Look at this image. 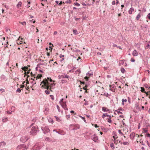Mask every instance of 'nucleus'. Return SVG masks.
I'll return each mask as SVG.
<instances>
[{
  "label": "nucleus",
  "mask_w": 150,
  "mask_h": 150,
  "mask_svg": "<svg viewBox=\"0 0 150 150\" xmlns=\"http://www.w3.org/2000/svg\"><path fill=\"white\" fill-rule=\"evenodd\" d=\"M87 87V86H85V87H84L83 88V89H84V90H86V88Z\"/></svg>",
  "instance_id": "obj_53"
},
{
  "label": "nucleus",
  "mask_w": 150,
  "mask_h": 150,
  "mask_svg": "<svg viewBox=\"0 0 150 150\" xmlns=\"http://www.w3.org/2000/svg\"><path fill=\"white\" fill-rule=\"evenodd\" d=\"M91 139H92L95 142H96L98 140V136L95 134H94L91 137Z\"/></svg>",
  "instance_id": "obj_6"
},
{
  "label": "nucleus",
  "mask_w": 150,
  "mask_h": 150,
  "mask_svg": "<svg viewBox=\"0 0 150 150\" xmlns=\"http://www.w3.org/2000/svg\"><path fill=\"white\" fill-rule=\"evenodd\" d=\"M49 78L47 77V78H45L44 80H43L41 83V84H43L44 85V86L45 89L47 90L50 89L51 91H52V88L50 87V83H49Z\"/></svg>",
  "instance_id": "obj_1"
},
{
  "label": "nucleus",
  "mask_w": 150,
  "mask_h": 150,
  "mask_svg": "<svg viewBox=\"0 0 150 150\" xmlns=\"http://www.w3.org/2000/svg\"><path fill=\"white\" fill-rule=\"evenodd\" d=\"M61 106L64 109L66 108L67 105H66V103H63L62 104H61Z\"/></svg>",
  "instance_id": "obj_18"
},
{
  "label": "nucleus",
  "mask_w": 150,
  "mask_h": 150,
  "mask_svg": "<svg viewBox=\"0 0 150 150\" xmlns=\"http://www.w3.org/2000/svg\"><path fill=\"white\" fill-rule=\"evenodd\" d=\"M135 133H132L130 134V137L131 139H134L135 136Z\"/></svg>",
  "instance_id": "obj_14"
},
{
  "label": "nucleus",
  "mask_w": 150,
  "mask_h": 150,
  "mask_svg": "<svg viewBox=\"0 0 150 150\" xmlns=\"http://www.w3.org/2000/svg\"><path fill=\"white\" fill-rule=\"evenodd\" d=\"M71 0H68V1H67L66 2V3H69V4H70V3H71Z\"/></svg>",
  "instance_id": "obj_43"
},
{
  "label": "nucleus",
  "mask_w": 150,
  "mask_h": 150,
  "mask_svg": "<svg viewBox=\"0 0 150 150\" xmlns=\"http://www.w3.org/2000/svg\"><path fill=\"white\" fill-rule=\"evenodd\" d=\"M117 113L118 114H122V112L120 111H117Z\"/></svg>",
  "instance_id": "obj_60"
},
{
  "label": "nucleus",
  "mask_w": 150,
  "mask_h": 150,
  "mask_svg": "<svg viewBox=\"0 0 150 150\" xmlns=\"http://www.w3.org/2000/svg\"><path fill=\"white\" fill-rule=\"evenodd\" d=\"M54 117L56 119L57 121H58L59 120V119L58 117L56 116H55Z\"/></svg>",
  "instance_id": "obj_45"
},
{
  "label": "nucleus",
  "mask_w": 150,
  "mask_h": 150,
  "mask_svg": "<svg viewBox=\"0 0 150 150\" xmlns=\"http://www.w3.org/2000/svg\"><path fill=\"white\" fill-rule=\"evenodd\" d=\"M66 117L67 118V119L69 118H70V115H66Z\"/></svg>",
  "instance_id": "obj_61"
},
{
  "label": "nucleus",
  "mask_w": 150,
  "mask_h": 150,
  "mask_svg": "<svg viewBox=\"0 0 150 150\" xmlns=\"http://www.w3.org/2000/svg\"><path fill=\"white\" fill-rule=\"evenodd\" d=\"M113 141H114V143L117 144L118 143V141L117 140H116V139H114V140H112Z\"/></svg>",
  "instance_id": "obj_27"
},
{
  "label": "nucleus",
  "mask_w": 150,
  "mask_h": 150,
  "mask_svg": "<svg viewBox=\"0 0 150 150\" xmlns=\"http://www.w3.org/2000/svg\"><path fill=\"white\" fill-rule=\"evenodd\" d=\"M57 108L59 111V112H60V110H59V106L58 105H57Z\"/></svg>",
  "instance_id": "obj_51"
},
{
  "label": "nucleus",
  "mask_w": 150,
  "mask_h": 150,
  "mask_svg": "<svg viewBox=\"0 0 150 150\" xmlns=\"http://www.w3.org/2000/svg\"><path fill=\"white\" fill-rule=\"evenodd\" d=\"M22 25H26V22L25 21H24V22H23V23H22Z\"/></svg>",
  "instance_id": "obj_52"
},
{
  "label": "nucleus",
  "mask_w": 150,
  "mask_h": 150,
  "mask_svg": "<svg viewBox=\"0 0 150 150\" xmlns=\"http://www.w3.org/2000/svg\"><path fill=\"white\" fill-rule=\"evenodd\" d=\"M41 129L43 131L44 134H46L50 131L49 128L48 127H41Z\"/></svg>",
  "instance_id": "obj_3"
},
{
  "label": "nucleus",
  "mask_w": 150,
  "mask_h": 150,
  "mask_svg": "<svg viewBox=\"0 0 150 150\" xmlns=\"http://www.w3.org/2000/svg\"><path fill=\"white\" fill-rule=\"evenodd\" d=\"M110 146L111 147H113V149H114L115 148L114 144L113 143H112L110 144Z\"/></svg>",
  "instance_id": "obj_33"
},
{
  "label": "nucleus",
  "mask_w": 150,
  "mask_h": 150,
  "mask_svg": "<svg viewBox=\"0 0 150 150\" xmlns=\"http://www.w3.org/2000/svg\"><path fill=\"white\" fill-rule=\"evenodd\" d=\"M110 118H109L107 119L108 120V122L110 123H111L112 122V120L110 119Z\"/></svg>",
  "instance_id": "obj_37"
},
{
  "label": "nucleus",
  "mask_w": 150,
  "mask_h": 150,
  "mask_svg": "<svg viewBox=\"0 0 150 150\" xmlns=\"http://www.w3.org/2000/svg\"><path fill=\"white\" fill-rule=\"evenodd\" d=\"M24 87V86L23 85H20V88H23Z\"/></svg>",
  "instance_id": "obj_62"
},
{
  "label": "nucleus",
  "mask_w": 150,
  "mask_h": 150,
  "mask_svg": "<svg viewBox=\"0 0 150 150\" xmlns=\"http://www.w3.org/2000/svg\"><path fill=\"white\" fill-rule=\"evenodd\" d=\"M123 144L124 145H128L129 144V143L128 142H123Z\"/></svg>",
  "instance_id": "obj_34"
},
{
  "label": "nucleus",
  "mask_w": 150,
  "mask_h": 150,
  "mask_svg": "<svg viewBox=\"0 0 150 150\" xmlns=\"http://www.w3.org/2000/svg\"><path fill=\"white\" fill-rule=\"evenodd\" d=\"M102 110L104 112H109L110 111V110L107 108L105 107H103L102 108Z\"/></svg>",
  "instance_id": "obj_13"
},
{
  "label": "nucleus",
  "mask_w": 150,
  "mask_h": 150,
  "mask_svg": "<svg viewBox=\"0 0 150 150\" xmlns=\"http://www.w3.org/2000/svg\"><path fill=\"white\" fill-rule=\"evenodd\" d=\"M28 137H26L25 136H22L20 139V141L23 143H24L26 142V141L29 139Z\"/></svg>",
  "instance_id": "obj_5"
},
{
  "label": "nucleus",
  "mask_w": 150,
  "mask_h": 150,
  "mask_svg": "<svg viewBox=\"0 0 150 150\" xmlns=\"http://www.w3.org/2000/svg\"><path fill=\"white\" fill-rule=\"evenodd\" d=\"M58 78L59 79H61L62 78H67V79H69L70 78V77L67 74H63L62 75H59L58 76Z\"/></svg>",
  "instance_id": "obj_4"
},
{
  "label": "nucleus",
  "mask_w": 150,
  "mask_h": 150,
  "mask_svg": "<svg viewBox=\"0 0 150 150\" xmlns=\"http://www.w3.org/2000/svg\"><path fill=\"white\" fill-rule=\"evenodd\" d=\"M140 17H141L140 14V13H139L137 15V16H136V17L137 20H139V18H140Z\"/></svg>",
  "instance_id": "obj_23"
},
{
  "label": "nucleus",
  "mask_w": 150,
  "mask_h": 150,
  "mask_svg": "<svg viewBox=\"0 0 150 150\" xmlns=\"http://www.w3.org/2000/svg\"><path fill=\"white\" fill-rule=\"evenodd\" d=\"M22 2L21 1H19L18 3L16 5L17 7L19 8L21 7L22 5Z\"/></svg>",
  "instance_id": "obj_16"
},
{
  "label": "nucleus",
  "mask_w": 150,
  "mask_h": 150,
  "mask_svg": "<svg viewBox=\"0 0 150 150\" xmlns=\"http://www.w3.org/2000/svg\"><path fill=\"white\" fill-rule=\"evenodd\" d=\"M86 75H87V76H93V74H90L89 73V72H88L87 74H86Z\"/></svg>",
  "instance_id": "obj_35"
},
{
  "label": "nucleus",
  "mask_w": 150,
  "mask_h": 150,
  "mask_svg": "<svg viewBox=\"0 0 150 150\" xmlns=\"http://www.w3.org/2000/svg\"><path fill=\"white\" fill-rule=\"evenodd\" d=\"M5 91V90L3 88H1L0 89V92H1V93L4 92Z\"/></svg>",
  "instance_id": "obj_40"
},
{
  "label": "nucleus",
  "mask_w": 150,
  "mask_h": 150,
  "mask_svg": "<svg viewBox=\"0 0 150 150\" xmlns=\"http://www.w3.org/2000/svg\"><path fill=\"white\" fill-rule=\"evenodd\" d=\"M62 4V1H61L59 3L58 5L59 6H60Z\"/></svg>",
  "instance_id": "obj_63"
},
{
  "label": "nucleus",
  "mask_w": 150,
  "mask_h": 150,
  "mask_svg": "<svg viewBox=\"0 0 150 150\" xmlns=\"http://www.w3.org/2000/svg\"><path fill=\"white\" fill-rule=\"evenodd\" d=\"M130 61L131 62H135V60L133 58H131V59Z\"/></svg>",
  "instance_id": "obj_46"
},
{
  "label": "nucleus",
  "mask_w": 150,
  "mask_h": 150,
  "mask_svg": "<svg viewBox=\"0 0 150 150\" xmlns=\"http://www.w3.org/2000/svg\"><path fill=\"white\" fill-rule=\"evenodd\" d=\"M69 72H72V73H73L74 72V71L72 69H71V70H70L69 71Z\"/></svg>",
  "instance_id": "obj_55"
},
{
  "label": "nucleus",
  "mask_w": 150,
  "mask_h": 150,
  "mask_svg": "<svg viewBox=\"0 0 150 150\" xmlns=\"http://www.w3.org/2000/svg\"><path fill=\"white\" fill-rule=\"evenodd\" d=\"M121 71L122 73L124 74L125 72V70L124 68L122 67L121 68Z\"/></svg>",
  "instance_id": "obj_24"
},
{
  "label": "nucleus",
  "mask_w": 150,
  "mask_h": 150,
  "mask_svg": "<svg viewBox=\"0 0 150 150\" xmlns=\"http://www.w3.org/2000/svg\"><path fill=\"white\" fill-rule=\"evenodd\" d=\"M45 92L47 94H48L50 93V91L47 90H46L45 91Z\"/></svg>",
  "instance_id": "obj_39"
},
{
  "label": "nucleus",
  "mask_w": 150,
  "mask_h": 150,
  "mask_svg": "<svg viewBox=\"0 0 150 150\" xmlns=\"http://www.w3.org/2000/svg\"><path fill=\"white\" fill-rule=\"evenodd\" d=\"M118 132L119 134H121V135H124L123 134V133L121 132V130L119 129L118 130Z\"/></svg>",
  "instance_id": "obj_32"
},
{
  "label": "nucleus",
  "mask_w": 150,
  "mask_h": 150,
  "mask_svg": "<svg viewBox=\"0 0 150 150\" xmlns=\"http://www.w3.org/2000/svg\"><path fill=\"white\" fill-rule=\"evenodd\" d=\"M41 77H42V75H38V76H37L36 78V80H37L38 79L40 78Z\"/></svg>",
  "instance_id": "obj_49"
},
{
  "label": "nucleus",
  "mask_w": 150,
  "mask_h": 150,
  "mask_svg": "<svg viewBox=\"0 0 150 150\" xmlns=\"http://www.w3.org/2000/svg\"><path fill=\"white\" fill-rule=\"evenodd\" d=\"M146 142L147 143V144L148 145V146L149 147H150V144H149V142H148V141H146Z\"/></svg>",
  "instance_id": "obj_57"
},
{
  "label": "nucleus",
  "mask_w": 150,
  "mask_h": 150,
  "mask_svg": "<svg viewBox=\"0 0 150 150\" xmlns=\"http://www.w3.org/2000/svg\"><path fill=\"white\" fill-rule=\"evenodd\" d=\"M135 108L136 110V112L139 111V105L138 103H136L135 104Z\"/></svg>",
  "instance_id": "obj_8"
},
{
  "label": "nucleus",
  "mask_w": 150,
  "mask_h": 150,
  "mask_svg": "<svg viewBox=\"0 0 150 150\" xmlns=\"http://www.w3.org/2000/svg\"><path fill=\"white\" fill-rule=\"evenodd\" d=\"M134 8L133 7H131L128 11V13L129 14H131L134 11Z\"/></svg>",
  "instance_id": "obj_9"
},
{
  "label": "nucleus",
  "mask_w": 150,
  "mask_h": 150,
  "mask_svg": "<svg viewBox=\"0 0 150 150\" xmlns=\"http://www.w3.org/2000/svg\"><path fill=\"white\" fill-rule=\"evenodd\" d=\"M74 4L75 5H76V6H79L80 5L77 2H76V3H75Z\"/></svg>",
  "instance_id": "obj_47"
},
{
  "label": "nucleus",
  "mask_w": 150,
  "mask_h": 150,
  "mask_svg": "<svg viewBox=\"0 0 150 150\" xmlns=\"http://www.w3.org/2000/svg\"><path fill=\"white\" fill-rule=\"evenodd\" d=\"M61 82L62 84L64 83H67V80H65L64 78H62L61 80Z\"/></svg>",
  "instance_id": "obj_22"
},
{
  "label": "nucleus",
  "mask_w": 150,
  "mask_h": 150,
  "mask_svg": "<svg viewBox=\"0 0 150 150\" xmlns=\"http://www.w3.org/2000/svg\"><path fill=\"white\" fill-rule=\"evenodd\" d=\"M80 128V126L79 125H76V126L73 128L71 129V130H74L76 129H79Z\"/></svg>",
  "instance_id": "obj_15"
},
{
  "label": "nucleus",
  "mask_w": 150,
  "mask_h": 150,
  "mask_svg": "<svg viewBox=\"0 0 150 150\" xmlns=\"http://www.w3.org/2000/svg\"><path fill=\"white\" fill-rule=\"evenodd\" d=\"M147 136L149 137H150V134H149V133H147Z\"/></svg>",
  "instance_id": "obj_64"
},
{
  "label": "nucleus",
  "mask_w": 150,
  "mask_h": 150,
  "mask_svg": "<svg viewBox=\"0 0 150 150\" xmlns=\"http://www.w3.org/2000/svg\"><path fill=\"white\" fill-rule=\"evenodd\" d=\"M16 92H18L19 93H20L21 92V90L20 89V88H18L17 89V90L16 91Z\"/></svg>",
  "instance_id": "obj_29"
},
{
  "label": "nucleus",
  "mask_w": 150,
  "mask_h": 150,
  "mask_svg": "<svg viewBox=\"0 0 150 150\" xmlns=\"http://www.w3.org/2000/svg\"><path fill=\"white\" fill-rule=\"evenodd\" d=\"M76 21H78L79 20H80V18H74Z\"/></svg>",
  "instance_id": "obj_58"
},
{
  "label": "nucleus",
  "mask_w": 150,
  "mask_h": 150,
  "mask_svg": "<svg viewBox=\"0 0 150 150\" xmlns=\"http://www.w3.org/2000/svg\"><path fill=\"white\" fill-rule=\"evenodd\" d=\"M22 69L24 71H26L28 70V68L27 67H22Z\"/></svg>",
  "instance_id": "obj_26"
},
{
  "label": "nucleus",
  "mask_w": 150,
  "mask_h": 150,
  "mask_svg": "<svg viewBox=\"0 0 150 150\" xmlns=\"http://www.w3.org/2000/svg\"><path fill=\"white\" fill-rule=\"evenodd\" d=\"M64 99L63 98H62L61 99L60 101H59V103L61 104H62L63 103H65V102H63Z\"/></svg>",
  "instance_id": "obj_28"
},
{
  "label": "nucleus",
  "mask_w": 150,
  "mask_h": 150,
  "mask_svg": "<svg viewBox=\"0 0 150 150\" xmlns=\"http://www.w3.org/2000/svg\"><path fill=\"white\" fill-rule=\"evenodd\" d=\"M15 110V107L14 106H12L11 108V112L14 111Z\"/></svg>",
  "instance_id": "obj_38"
},
{
  "label": "nucleus",
  "mask_w": 150,
  "mask_h": 150,
  "mask_svg": "<svg viewBox=\"0 0 150 150\" xmlns=\"http://www.w3.org/2000/svg\"><path fill=\"white\" fill-rule=\"evenodd\" d=\"M25 145L23 144H21L18 146L16 148L17 150H23L25 149Z\"/></svg>",
  "instance_id": "obj_7"
},
{
  "label": "nucleus",
  "mask_w": 150,
  "mask_h": 150,
  "mask_svg": "<svg viewBox=\"0 0 150 150\" xmlns=\"http://www.w3.org/2000/svg\"><path fill=\"white\" fill-rule=\"evenodd\" d=\"M76 72H79V74H80L81 72V71H80V70H76Z\"/></svg>",
  "instance_id": "obj_59"
},
{
  "label": "nucleus",
  "mask_w": 150,
  "mask_h": 150,
  "mask_svg": "<svg viewBox=\"0 0 150 150\" xmlns=\"http://www.w3.org/2000/svg\"><path fill=\"white\" fill-rule=\"evenodd\" d=\"M39 131L38 127L37 126L32 127L31 129V131L30 132V135H35L36 133Z\"/></svg>",
  "instance_id": "obj_2"
},
{
  "label": "nucleus",
  "mask_w": 150,
  "mask_h": 150,
  "mask_svg": "<svg viewBox=\"0 0 150 150\" xmlns=\"http://www.w3.org/2000/svg\"><path fill=\"white\" fill-rule=\"evenodd\" d=\"M104 95L106 97H108L109 96V94L108 93H104Z\"/></svg>",
  "instance_id": "obj_44"
},
{
  "label": "nucleus",
  "mask_w": 150,
  "mask_h": 150,
  "mask_svg": "<svg viewBox=\"0 0 150 150\" xmlns=\"http://www.w3.org/2000/svg\"><path fill=\"white\" fill-rule=\"evenodd\" d=\"M34 147L35 148H36L37 150H40L42 148V147L40 146H38L37 145H35Z\"/></svg>",
  "instance_id": "obj_17"
},
{
  "label": "nucleus",
  "mask_w": 150,
  "mask_h": 150,
  "mask_svg": "<svg viewBox=\"0 0 150 150\" xmlns=\"http://www.w3.org/2000/svg\"><path fill=\"white\" fill-rule=\"evenodd\" d=\"M115 1H112V5H115Z\"/></svg>",
  "instance_id": "obj_50"
},
{
  "label": "nucleus",
  "mask_w": 150,
  "mask_h": 150,
  "mask_svg": "<svg viewBox=\"0 0 150 150\" xmlns=\"http://www.w3.org/2000/svg\"><path fill=\"white\" fill-rule=\"evenodd\" d=\"M141 91L142 92H145V91H144V88L143 87H141Z\"/></svg>",
  "instance_id": "obj_36"
},
{
  "label": "nucleus",
  "mask_w": 150,
  "mask_h": 150,
  "mask_svg": "<svg viewBox=\"0 0 150 150\" xmlns=\"http://www.w3.org/2000/svg\"><path fill=\"white\" fill-rule=\"evenodd\" d=\"M73 33L75 35H76L78 34V33H77V31L76 30H73Z\"/></svg>",
  "instance_id": "obj_25"
},
{
  "label": "nucleus",
  "mask_w": 150,
  "mask_h": 150,
  "mask_svg": "<svg viewBox=\"0 0 150 150\" xmlns=\"http://www.w3.org/2000/svg\"><path fill=\"white\" fill-rule=\"evenodd\" d=\"M113 134V138L114 139H116L118 137L117 135L115 133Z\"/></svg>",
  "instance_id": "obj_21"
},
{
  "label": "nucleus",
  "mask_w": 150,
  "mask_h": 150,
  "mask_svg": "<svg viewBox=\"0 0 150 150\" xmlns=\"http://www.w3.org/2000/svg\"><path fill=\"white\" fill-rule=\"evenodd\" d=\"M6 76L3 74H2L1 75V80H4L6 79Z\"/></svg>",
  "instance_id": "obj_19"
},
{
  "label": "nucleus",
  "mask_w": 150,
  "mask_h": 150,
  "mask_svg": "<svg viewBox=\"0 0 150 150\" xmlns=\"http://www.w3.org/2000/svg\"><path fill=\"white\" fill-rule=\"evenodd\" d=\"M147 17L149 20H150V13H149L147 16Z\"/></svg>",
  "instance_id": "obj_42"
},
{
  "label": "nucleus",
  "mask_w": 150,
  "mask_h": 150,
  "mask_svg": "<svg viewBox=\"0 0 150 150\" xmlns=\"http://www.w3.org/2000/svg\"><path fill=\"white\" fill-rule=\"evenodd\" d=\"M7 119V118H6L5 119H3V122H5L6 121Z\"/></svg>",
  "instance_id": "obj_56"
},
{
  "label": "nucleus",
  "mask_w": 150,
  "mask_h": 150,
  "mask_svg": "<svg viewBox=\"0 0 150 150\" xmlns=\"http://www.w3.org/2000/svg\"><path fill=\"white\" fill-rule=\"evenodd\" d=\"M50 87L52 88V89H53V88L52 87H53V86H55V84L54 83H50Z\"/></svg>",
  "instance_id": "obj_20"
},
{
  "label": "nucleus",
  "mask_w": 150,
  "mask_h": 150,
  "mask_svg": "<svg viewBox=\"0 0 150 150\" xmlns=\"http://www.w3.org/2000/svg\"><path fill=\"white\" fill-rule=\"evenodd\" d=\"M6 144V143L4 142H0V148L3 147Z\"/></svg>",
  "instance_id": "obj_11"
},
{
  "label": "nucleus",
  "mask_w": 150,
  "mask_h": 150,
  "mask_svg": "<svg viewBox=\"0 0 150 150\" xmlns=\"http://www.w3.org/2000/svg\"><path fill=\"white\" fill-rule=\"evenodd\" d=\"M132 55L134 56H136L138 55V53L137 51L134 50L132 52Z\"/></svg>",
  "instance_id": "obj_10"
},
{
  "label": "nucleus",
  "mask_w": 150,
  "mask_h": 150,
  "mask_svg": "<svg viewBox=\"0 0 150 150\" xmlns=\"http://www.w3.org/2000/svg\"><path fill=\"white\" fill-rule=\"evenodd\" d=\"M143 130L144 133L147 132L148 131L145 128H143Z\"/></svg>",
  "instance_id": "obj_41"
},
{
  "label": "nucleus",
  "mask_w": 150,
  "mask_h": 150,
  "mask_svg": "<svg viewBox=\"0 0 150 150\" xmlns=\"http://www.w3.org/2000/svg\"><path fill=\"white\" fill-rule=\"evenodd\" d=\"M127 101V100L126 99H122V104L123 105H124V102H126Z\"/></svg>",
  "instance_id": "obj_31"
},
{
  "label": "nucleus",
  "mask_w": 150,
  "mask_h": 150,
  "mask_svg": "<svg viewBox=\"0 0 150 150\" xmlns=\"http://www.w3.org/2000/svg\"><path fill=\"white\" fill-rule=\"evenodd\" d=\"M84 79L86 80L87 81H88V77L87 76H86L85 78H84Z\"/></svg>",
  "instance_id": "obj_54"
},
{
  "label": "nucleus",
  "mask_w": 150,
  "mask_h": 150,
  "mask_svg": "<svg viewBox=\"0 0 150 150\" xmlns=\"http://www.w3.org/2000/svg\"><path fill=\"white\" fill-rule=\"evenodd\" d=\"M107 116V117H109V118H111V116H110L109 115H108L107 114V113H105V114H103V115L102 116V117L103 118H104L105 117Z\"/></svg>",
  "instance_id": "obj_12"
},
{
  "label": "nucleus",
  "mask_w": 150,
  "mask_h": 150,
  "mask_svg": "<svg viewBox=\"0 0 150 150\" xmlns=\"http://www.w3.org/2000/svg\"><path fill=\"white\" fill-rule=\"evenodd\" d=\"M50 97H51V99L53 100H54V97L53 95H50Z\"/></svg>",
  "instance_id": "obj_48"
},
{
  "label": "nucleus",
  "mask_w": 150,
  "mask_h": 150,
  "mask_svg": "<svg viewBox=\"0 0 150 150\" xmlns=\"http://www.w3.org/2000/svg\"><path fill=\"white\" fill-rule=\"evenodd\" d=\"M146 49H150V45L149 44H148L145 47Z\"/></svg>",
  "instance_id": "obj_30"
}]
</instances>
